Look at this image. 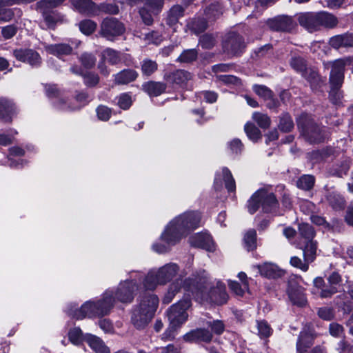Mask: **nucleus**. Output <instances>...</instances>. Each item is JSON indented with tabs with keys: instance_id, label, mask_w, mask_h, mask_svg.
<instances>
[{
	"instance_id": "obj_1",
	"label": "nucleus",
	"mask_w": 353,
	"mask_h": 353,
	"mask_svg": "<svg viewBox=\"0 0 353 353\" xmlns=\"http://www.w3.org/2000/svg\"><path fill=\"white\" fill-rule=\"evenodd\" d=\"M185 275L184 271L181 272L179 279L170 284L163 299L164 303H170L174 296L181 291L187 296H192L201 303L222 305L227 302L228 295L225 285L220 280L212 281L205 270H196L190 277L183 279Z\"/></svg>"
},
{
	"instance_id": "obj_2",
	"label": "nucleus",
	"mask_w": 353,
	"mask_h": 353,
	"mask_svg": "<svg viewBox=\"0 0 353 353\" xmlns=\"http://www.w3.org/2000/svg\"><path fill=\"white\" fill-rule=\"evenodd\" d=\"M200 220L201 216L196 212H187L175 217L161 235V240L164 243H154L152 250L159 254L168 252L170 246L177 243L190 230L196 228Z\"/></svg>"
},
{
	"instance_id": "obj_3",
	"label": "nucleus",
	"mask_w": 353,
	"mask_h": 353,
	"mask_svg": "<svg viewBox=\"0 0 353 353\" xmlns=\"http://www.w3.org/2000/svg\"><path fill=\"white\" fill-rule=\"evenodd\" d=\"M112 291H105L101 299L87 301L80 307H77L75 305H70L67 310V313L77 320L85 318H100L108 315L115 304V300L112 299Z\"/></svg>"
},
{
	"instance_id": "obj_4",
	"label": "nucleus",
	"mask_w": 353,
	"mask_h": 353,
	"mask_svg": "<svg viewBox=\"0 0 353 353\" xmlns=\"http://www.w3.org/2000/svg\"><path fill=\"white\" fill-rule=\"evenodd\" d=\"M143 274L141 272H132L130 274V279L120 282L116 290H107L112 291V299L116 301L123 303H131L136 292L141 289L145 290L143 286Z\"/></svg>"
},
{
	"instance_id": "obj_5",
	"label": "nucleus",
	"mask_w": 353,
	"mask_h": 353,
	"mask_svg": "<svg viewBox=\"0 0 353 353\" xmlns=\"http://www.w3.org/2000/svg\"><path fill=\"white\" fill-rule=\"evenodd\" d=\"M159 304L158 297L153 294H145L141 296L139 305L133 310L132 323L137 329L145 327L151 319Z\"/></svg>"
},
{
	"instance_id": "obj_6",
	"label": "nucleus",
	"mask_w": 353,
	"mask_h": 353,
	"mask_svg": "<svg viewBox=\"0 0 353 353\" xmlns=\"http://www.w3.org/2000/svg\"><path fill=\"white\" fill-rule=\"evenodd\" d=\"M188 297L172 305L168 310L167 315L170 325L162 334V339H173L175 336L176 330L187 321L188 317L187 310L191 306V301L190 297Z\"/></svg>"
},
{
	"instance_id": "obj_7",
	"label": "nucleus",
	"mask_w": 353,
	"mask_h": 353,
	"mask_svg": "<svg viewBox=\"0 0 353 353\" xmlns=\"http://www.w3.org/2000/svg\"><path fill=\"white\" fill-rule=\"evenodd\" d=\"M179 272V267L175 263H167L158 269L150 270L143 275V286L146 290H153L159 285L170 282Z\"/></svg>"
},
{
	"instance_id": "obj_8",
	"label": "nucleus",
	"mask_w": 353,
	"mask_h": 353,
	"mask_svg": "<svg viewBox=\"0 0 353 353\" xmlns=\"http://www.w3.org/2000/svg\"><path fill=\"white\" fill-rule=\"evenodd\" d=\"M260 205L265 212H276L278 202L273 193L265 189H261L256 192L248 201L249 212L254 213Z\"/></svg>"
},
{
	"instance_id": "obj_9",
	"label": "nucleus",
	"mask_w": 353,
	"mask_h": 353,
	"mask_svg": "<svg viewBox=\"0 0 353 353\" xmlns=\"http://www.w3.org/2000/svg\"><path fill=\"white\" fill-rule=\"evenodd\" d=\"M301 239L298 243L299 248L303 250V256L306 261L312 262L315 259L316 245L313 241L314 231L307 223H301L299 226Z\"/></svg>"
},
{
	"instance_id": "obj_10",
	"label": "nucleus",
	"mask_w": 353,
	"mask_h": 353,
	"mask_svg": "<svg viewBox=\"0 0 353 353\" xmlns=\"http://www.w3.org/2000/svg\"><path fill=\"white\" fill-rule=\"evenodd\" d=\"M345 65V63L343 59H338L332 63V70L330 75L331 85L330 97L335 104L339 103L343 97L340 88L343 82Z\"/></svg>"
},
{
	"instance_id": "obj_11",
	"label": "nucleus",
	"mask_w": 353,
	"mask_h": 353,
	"mask_svg": "<svg viewBox=\"0 0 353 353\" xmlns=\"http://www.w3.org/2000/svg\"><path fill=\"white\" fill-rule=\"evenodd\" d=\"M130 6H141L139 14L145 25L153 22V17L158 14L163 7L162 0H125Z\"/></svg>"
},
{
	"instance_id": "obj_12",
	"label": "nucleus",
	"mask_w": 353,
	"mask_h": 353,
	"mask_svg": "<svg viewBox=\"0 0 353 353\" xmlns=\"http://www.w3.org/2000/svg\"><path fill=\"white\" fill-rule=\"evenodd\" d=\"M73 5L81 13L88 15H96L99 11L116 14L119 12V7L112 3H104L97 6L91 0H73Z\"/></svg>"
},
{
	"instance_id": "obj_13",
	"label": "nucleus",
	"mask_w": 353,
	"mask_h": 353,
	"mask_svg": "<svg viewBox=\"0 0 353 353\" xmlns=\"http://www.w3.org/2000/svg\"><path fill=\"white\" fill-rule=\"evenodd\" d=\"M125 30L124 25L118 19L108 17L102 21L99 33L108 40L113 41L115 37L123 34Z\"/></svg>"
},
{
	"instance_id": "obj_14",
	"label": "nucleus",
	"mask_w": 353,
	"mask_h": 353,
	"mask_svg": "<svg viewBox=\"0 0 353 353\" xmlns=\"http://www.w3.org/2000/svg\"><path fill=\"white\" fill-rule=\"evenodd\" d=\"M223 181L225 186L228 192H234L236 190V183L234 179L230 170L225 167H223L221 170L216 172L214 179V187L219 190L222 188V183Z\"/></svg>"
},
{
	"instance_id": "obj_15",
	"label": "nucleus",
	"mask_w": 353,
	"mask_h": 353,
	"mask_svg": "<svg viewBox=\"0 0 353 353\" xmlns=\"http://www.w3.org/2000/svg\"><path fill=\"white\" fill-rule=\"evenodd\" d=\"M245 43L241 36L232 34L224 42L223 50L230 56L239 55L245 48Z\"/></svg>"
},
{
	"instance_id": "obj_16",
	"label": "nucleus",
	"mask_w": 353,
	"mask_h": 353,
	"mask_svg": "<svg viewBox=\"0 0 353 353\" xmlns=\"http://www.w3.org/2000/svg\"><path fill=\"white\" fill-rule=\"evenodd\" d=\"M14 57L19 61L27 63L32 67H37L41 63L39 54L32 49H18L13 52Z\"/></svg>"
},
{
	"instance_id": "obj_17",
	"label": "nucleus",
	"mask_w": 353,
	"mask_h": 353,
	"mask_svg": "<svg viewBox=\"0 0 353 353\" xmlns=\"http://www.w3.org/2000/svg\"><path fill=\"white\" fill-rule=\"evenodd\" d=\"M190 243L194 247L201 248L209 252L215 250L214 243L208 233H198L192 236L190 238Z\"/></svg>"
},
{
	"instance_id": "obj_18",
	"label": "nucleus",
	"mask_w": 353,
	"mask_h": 353,
	"mask_svg": "<svg viewBox=\"0 0 353 353\" xmlns=\"http://www.w3.org/2000/svg\"><path fill=\"white\" fill-rule=\"evenodd\" d=\"M267 25L272 30L285 32L292 30L294 26L292 19L286 16L268 19Z\"/></svg>"
},
{
	"instance_id": "obj_19",
	"label": "nucleus",
	"mask_w": 353,
	"mask_h": 353,
	"mask_svg": "<svg viewBox=\"0 0 353 353\" xmlns=\"http://www.w3.org/2000/svg\"><path fill=\"white\" fill-rule=\"evenodd\" d=\"M291 65L294 70L301 72L310 83H316L319 80V75L314 70H310V74H308L309 70L302 58H293L291 61Z\"/></svg>"
},
{
	"instance_id": "obj_20",
	"label": "nucleus",
	"mask_w": 353,
	"mask_h": 353,
	"mask_svg": "<svg viewBox=\"0 0 353 353\" xmlns=\"http://www.w3.org/2000/svg\"><path fill=\"white\" fill-rule=\"evenodd\" d=\"M253 268L257 269L261 276L268 279L279 278L285 273L282 269L272 263H264L262 265H254Z\"/></svg>"
},
{
	"instance_id": "obj_21",
	"label": "nucleus",
	"mask_w": 353,
	"mask_h": 353,
	"mask_svg": "<svg viewBox=\"0 0 353 353\" xmlns=\"http://www.w3.org/2000/svg\"><path fill=\"white\" fill-rule=\"evenodd\" d=\"M75 101L78 103V104L75 105H68L66 104V100L65 99H59L56 102L57 110L61 111H72L79 109L82 106L85 105L90 101V97L87 94L84 92H81L76 96Z\"/></svg>"
},
{
	"instance_id": "obj_22",
	"label": "nucleus",
	"mask_w": 353,
	"mask_h": 353,
	"mask_svg": "<svg viewBox=\"0 0 353 353\" xmlns=\"http://www.w3.org/2000/svg\"><path fill=\"white\" fill-rule=\"evenodd\" d=\"M16 106L12 101L0 97V119L6 121L10 122L12 116L16 113Z\"/></svg>"
},
{
	"instance_id": "obj_23",
	"label": "nucleus",
	"mask_w": 353,
	"mask_h": 353,
	"mask_svg": "<svg viewBox=\"0 0 353 353\" xmlns=\"http://www.w3.org/2000/svg\"><path fill=\"white\" fill-rule=\"evenodd\" d=\"M299 22L301 26L310 32L320 28L317 13L307 12L301 14L299 17Z\"/></svg>"
},
{
	"instance_id": "obj_24",
	"label": "nucleus",
	"mask_w": 353,
	"mask_h": 353,
	"mask_svg": "<svg viewBox=\"0 0 353 353\" xmlns=\"http://www.w3.org/2000/svg\"><path fill=\"white\" fill-rule=\"evenodd\" d=\"M84 339L96 353H110L109 348L99 337L91 334H85Z\"/></svg>"
},
{
	"instance_id": "obj_25",
	"label": "nucleus",
	"mask_w": 353,
	"mask_h": 353,
	"mask_svg": "<svg viewBox=\"0 0 353 353\" xmlns=\"http://www.w3.org/2000/svg\"><path fill=\"white\" fill-rule=\"evenodd\" d=\"M212 334L205 329H197L192 330L183 336L185 341H205L209 342L212 339Z\"/></svg>"
},
{
	"instance_id": "obj_26",
	"label": "nucleus",
	"mask_w": 353,
	"mask_h": 353,
	"mask_svg": "<svg viewBox=\"0 0 353 353\" xmlns=\"http://www.w3.org/2000/svg\"><path fill=\"white\" fill-rule=\"evenodd\" d=\"M44 48L48 53L59 58H61L65 55H69L72 51V48L67 43L46 45Z\"/></svg>"
},
{
	"instance_id": "obj_27",
	"label": "nucleus",
	"mask_w": 353,
	"mask_h": 353,
	"mask_svg": "<svg viewBox=\"0 0 353 353\" xmlns=\"http://www.w3.org/2000/svg\"><path fill=\"white\" fill-rule=\"evenodd\" d=\"M330 44L335 49L353 47V35L344 34L334 36L330 39Z\"/></svg>"
},
{
	"instance_id": "obj_28",
	"label": "nucleus",
	"mask_w": 353,
	"mask_h": 353,
	"mask_svg": "<svg viewBox=\"0 0 353 353\" xmlns=\"http://www.w3.org/2000/svg\"><path fill=\"white\" fill-rule=\"evenodd\" d=\"M314 336L310 332L305 330L300 334L299 340L296 343V348L299 353H305L307 349L312 345Z\"/></svg>"
},
{
	"instance_id": "obj_29",
	"label": "nucleus",
	"mask_w": 353,
	"mask_h": 353,
	"mask_svg": "<svg viewBox=\"0 0 353 353\" xmlns=\"http://www.w3.org/2000/svg\"><path fill=\"white\" fill-rule=\"evenodd\" d=\"M138 77V73L131 69L123 70L114 75V81L117 84H128L134 81Z\"/></svg>"
},
{
	"instance_id": "obj_30",
	"label": "nucleus",
	"mask_w": 353,
	"mask_h": 353,
	"mask_svg": "<svg viewBox=\"0 0 353 353\" xmlns=\"http://www.w3.org/2000/svg\"><path fill=\"white\" fill-rule=\"evenodd\" d=\"M143 89L150 97H157L165 92L166 85L161 82L150 81L143 85Z\"/></svg>"
},
{
	"instance_id": "obj_31",
	"label": "nucleus",
	"mask_w": 353,
	"mask_h": 353,
	"mask_svg": "<svg viewBox=\"0 0 353 353\" xmlns=\"http://www.w3.org/2000/svg\"><path fill=\"white\" fill-rule=\"evenodd\" d=\"M319 27L332 28L338 23L337 18L333 14L327 12H317Z\"/></svg>"
},
{
	"instance_id": "obj_32",
	"label": "nucleus",
	"mask_w": 353,
	"mask_h": 353,
	"mask_svg": "<svg viewBox=\"0 0 353 353\" xmlns=\"http://www.w3.org/2000/svg\"><path fill=\"white\" fill-rule=\"evenodd\" d=\"M254 90L259 96L263 97L265 99L270 100L268 103V106L270 108H276L279 105V101L272 99V92L267 87L264 85H254Z\"/></svg>"
},
{
	"instance_id": "obj_33",
	"label": "nucleus",
	"mask_w": 353,
	"mask_h": 353,
	"mask_svg": "<svg viewBox=\"0 0 353 353\" xmlns=\"http://www.w3.org/2000/svg\"><path fill=\"white\" fill-rule=\"evenodd\" d=\"M101 59L110 65H117L121 61V54L112 48H106L101 52Z\"/></svg>"
},
{
	"instance_id": "obj_34",
	"label": "nucleus",
	"mask_w": 353,
	"mask_h": 353,
	"mask_svg": "<svg viewBox=\"0 0 353 353\" xmlns=\"http://www.w3.org/2000/svg\"><path fill=\"white\" fill-rule=\"evenodd\" d=\"M321 129L316 125L307 127L303 129V133L306 139L310 142L317 143L323 140V137L321 134Z\"/></svg>"
},
{
	"instance_id": "obj_35",
	"label": "nucleus",
	"mask_w": 353,
	"mask_h": 353,
	"mask_svg": "<svg viewBox=\"0 0 353 353\" xmlns=\"http://www.w3.org/2000/svg\"><path fill=\"white\" fill-rule=\"evenodd\" d=\"M191 78V74L183 70H176L168 77L169 81L179 85H183Z\"/></svg>"
},
{
	"instance_id": "obj_36",
	"label": "nucleus",
	"mask_w": 353,
	"mask_h": 353,
	"mask_svg": "<svg viewBox=\"0 0 353 353\" xmlns=\"http://www.w3.org/2000/svg\"><path fill=\"white\" fill-rule=\"evenodd\" d=\"M65 0H41L37 3V10L46 14V12H50L51 9L61 5ZM73 3V0H70Z\"/></svg>"
},
{
	"instance_id": "obj_37",
	"label": "nucleus",
	"mask_w": 353,
	"mask_h": 353,
	"mask_svg": "<svg viewBox=\"0 0 353 353\" xmlns=\"http://www.w3.org/2000/svg\"><path fill=\"white\" fill-rule=\"evenodd\" d=\"M69 341L74 345H80L85 341V334L79 327H74L68 332Z\"/></svg>"
},
{
	"instance_id": "obj_38",
	"label": "nucleus",
	"mask_w": 353,
	"mask_h": 353,
	"mask_svg": "<svg viewBox=\"0 0 353 353\" xmlns=\"http://www.w3.org/2000/svg\"><path fill=\"white\" fill-rule=\"evenodd\" d=\"M183 14V9L181 6H174L169 12L167 21L170 26L175 24Z\"/></svg>"
},
{
	"instance_id": "obj_39",
	"label": "nucleus",
	"mask_w": 353,
	"mask_h": 353,
	"mask_svg": "<svg viewBox=\"0 0 353 353\" xmlns=\"http://www.w3.org/2000/svg\"><path fill=\"white\" fill-rule=\"evenodd\" d=\"M230 289L237 296H242L246 291H248V281H243L241 284L236 281H229Z\"/></svg>"
},
{
	"instance_id": "obj_40",
	"label": "nucleus",
	"mask_w": 353,
	"mask_h": 353,
	"mask_svg": "<svg viewBox=\"0 0 353 353\" xmlns=\"http://www.w3.org/2000/svg\"><path fill=\"white\" fill-rule=\"evenodd\" d=\"M244 130L248 137L253 141H257L261 138L260 130L253 123H247Z\"/></svg>"
},
{
	"instance_id": "obj_41",
	"label": "nucleus",
	"mask_w": 353,
	"mask_h": 353,
	"mask_svg": "<svg viewBox=\"0 0 353 353\" xmlns=\"http://www.w3.org/2000/svg\"><path fill=\"white\" fill-rule=\"evenodd\" d=\"M256 327L261 339L268 338L272 333V329L265 321H257Z\"/></svg>"
},
{
	"instance_id": "obj_42",
	"label": "nucleus",
	"mask_w": 353,
	"mask_h": 353,
	"mask_svg": "<svg viewBox=\"0 0 353 353\" xmlns=\"http://www.w3.org/2000/svg\"><path fill=\"white\" fill-rule=\"evenodd\" d=\"M244 243L248 250H252L256 247V233L254 230H249L244 236Z\"/></svg>"
},
{
	"instance_id": "obj_43",
	"label": "nucleus",
	"mask_w": 353,
	"mask_h": 353,
	"mask_svg": "<svg viewBox=\"0 0 353 353\" xmlns=\"http://www.w3.org/2000/svg\"><path fill=\"white\" fill-rule=\"evenodd\" d=\"M314 184V178L312 175H303L299 178L297 181V186L299 188L308 190H310Z\"/></svg>"
},
{
	"instance_id": "obj_44",
	"label": "nucleus",
	"mask_w": 353,
	"mask_h": 353,
	"mask_svg": "<svg viewBox=\"0 0 353 353\" xmlns=\"http://www.w3.org/2000/svg\"><path fill=\"white\" fill-rule=\"evenodd\" d=\"M79 27L82 33L90 35L95 30L97 23L92 20L85 19L79 23Z\"/></svg>"
},
{
	"instance_id": "obj_45",
	"label": "nucleus",
	"mask_w": 353,
	"mask_h": 353,
	"mask_svg": "<svg viewBox=\"0 0 353 353\" xmlns=\"http://www.w3.org/2000/svg\"><path fill=\"white\" fill-rule=\"evenodd\" d=\"M288 294L292 302L297 305L303 306L306 303V299L301 291L294 292L288 290Z\"/></svg>"
},
{
	"instance_id": "obj_46",
	"label": "nucleus",
	"mask_w": 353,
	"mask_h": 353,
	"mask_svg": "<svg viewBox=\"0 0 353 353\" xmlns=\"http://www.w3.org/2000/svg\"><path fill=\"white\" fill-rule=\"evenodd\" d=\"M197 54L195 49L186 50L181 53L177 60L181 63H190L196 59Z\"/></svg>"
},
{
	"instance_id": "obj_47",
	"label": "nucleus",
	"mask_w": 353,
	"mask_h": 353,
	"mask_svg": "<svg viewBox=\"0 0 353 353\" xmlns=\"http://www.w3.org/2000/svg\"><path fill=\"white\" fill-rule=\"evenodd\" d=\"M294 127L292 118L288 114H283L280 119L279 128L283 132H290Z\"/></svg>"
},
{
	"instance_id": "obj_48",
	"label": "nucleus",
	"mask_w": 353,
	"mask_h": 353,
	"mask_svg": "<svg viewBox=\"0 0 353 353\" xmlns=\"http://www.w3.org/2000/svg\"><path fill=\"white\" fill-rule=\"evenodd\" d=\"M252 119L262 128H268L270 125V119L266 114L254 112Z\"/></svg>"
},
{
	"instance_id": "obj_49",
	"label": "nucleus",
	"mask_w": 353,
	"mask_h": 353,
	"mask_svg": "<svg viewBox=\"0 0 353 353\" xmlns=\"http://www.w3.org/2000/svg\"><path fill=\"white\" fill-rule=\"evenodd\" d=\"M96 112L98 119L103 121H108L112 114V110L103 105L98 106Z\"/></svg>"
},
{
	"instance_id": "obj_50",
	"label": "nucleus",
	"mask_w": 353,
	"mask_h": 353,
	"mask_svg": "<svg viewBox=\"0 0 353 353\" xmlns=\"http://www.w3.org/2000/svg\"><path fill=\"white\" fill-rule=\"evenodd\" d=\"M46 94L50 98H54L53 101V105L57 109V106L56 105V102L61 99H63V97H60L59 91L55 85H48L46 87Z\"/></svg>"
},
{
	"instance_id": "obj_51",
	"label": "nucleus",
	"mask_w": 353,
	"mask_h": 353,
	"mask_svg": "<svg viewBox=\"0 0 353 353\" xmlns=\"http://www.w3.org/2000/svg\"><path fill=\"white\" fill-rule=\"evenodd\" d=\"M132 103L131 96L128 93H123L118 97L117 105L123 110L128 109Z\"/></svg>"
},
{
	"instance_id": "obj_52",
	"label": "nucleus",
	"mask_w": 353,
	"mask_h": 353,
	"mask_svg": "<svg viewBox=\"0 0 353 353\" xmlns=\"http://www.w3.org/2000/svg\"><path fill=\"white\" fill-rule=\"evenodd\" d=\"M141 69L143 74L149 76L157 69V64L152 60H144L141 65Z\"/></svg>"
},
{
	"instance_id": "obj_53",
	"label": "nucleus",
	"mask_w": 353,
	"mask_h": 353,
	"mask_svg": "<svg viewBox=\"0 0 353 353\" xmlns=\"http://www.w3.org/2000/svg\"><path fill=\"white\" fill-rule=\"evenodd\" d=\"M327 199L330 204L334 209H340L344 206V200L339 194H331L329 195Z\"/></svg>"
},
{
	"instance_id": "obj_54",
	"label": "nucleus",
	"mask_w": 353,
	"mask_h": 353,
	"mask_svg": "<svg viewBox=\"0 0 353 353\" xmlns=\"http://www.w3.org/2000/svg\"><path fill=\"white\" fill-rule=\"evenodd\" d=\"M80 61L85 68H91L95 65L96 58L92 54L83 53L80 57Z\"/></svg>"
},
{
	"instance_id": "obj_55",
	"label": "nucleus",
	"mask_w": 353,
	"mask_h": 353,
	"mask_svg": "<svg viewBox=\"0 0 353 353\" xmlns=\"http://www.w3.org/2000/svg\"><path fill=\"white\" fill-rule=\"evenodd\" d=\"M17 132L14 130H10L8 133L0 132V145L6 146L12 142L13 137Z\"/></svg>"
},
{
	"instance_id": "obj_56",
	"label": "nucleus",
	"mask_w": 353,
	"mask_h": 353,
	"mask_svg": "<svg viewBox=\"0 0 353 353\" xmlns=\"http://www.w3.org/2000/svg\"><path fill=\"white\" fill-rule=\"evenodd\" d=\"M206 16L209 18H215L222 14V8L219 4H212L205 10Z\"/></svg>"
},
{
	"instance_id": "obj_57",
	"label": "nucleus",
	"mask_w": 353,
	"mask_h": 353,
	"mask_svg": "<svg viewBox=\"0 0 353 353\" xmlns=\"http://www.w3.org/2000/svg\"><path fill=\"white\" fill-rule=\"evenodd\" d=\"M216 79L225 85H238L240 83V80L232 75H219L216 76Z\"/></svg>"
},
{
	"instance_id": "obj_58",
	"label": "nucleus",
	"mask_w": 353,
	"mask_h": 353,
	"mask_svg": "<svg viewBox=\"0 0 353 353\" xmlns=\"http://www.w3.org/2000/svg\"><path fill=\"white\" fill-rule=\"evenodd\" d=\"M44 20L48 28H52L56 23L60 20L59 17L57 13L54 12H46V14H43Z\"/></svg>"
},
{
	"instance_id": "obj_59",
	"label": "nucleus",
	"mask_w": 353,
	"mask_h": 353,
	"mask_svg": "<svg viewBox=\"0 0 353 353\" xmlns=\"http://www.w3.org/2000/svg\"><path fill=\"white\" fill-rule=\"evenodd\" d=\"M310 262L306 261L304 258V261L303 262L301 259L297 256H293L290 259V264L296 268L301 269V270L306 272L308 270V264Z\"/></svg>"
},
{
	"instance_id": "obj_60",
	"label": "nucleus",
	"mask_w": 353,
	"mask_h": 353,
	"mask_svg": "<svg viewBox=\"0 0 353 353\" xmlns=\"http://www.w3.org/2000/svg\"><path fill=\"white\" fill-rule=\"evenodd\" d=\"M84 83L88 86H94L99 83V78L97 74L87 72L83 75Z\"/></svg>"
},
{
	"instance_id": "obj_61",
	"label": "nucleus",
	"mask_w": 353,
	"mask_h": 353,
	"mask_svg": "<svg viewBox=\"0 0 353 353\" xmlns=\"http://www.w3.org/2000/svg\"><path fill=\"white\" fill-rule=\"evenodd\" d=\"M199 43L203 48H211L215 43V39L213 36L205 34L200 38Z\"/></svg>"
},
{
	"instance_id": "obj_62",
	"label": "nucleus",
	"mask_w": 353,
	"mask_h": 353,
	"mask_svg": "<svg viewBox=\"0 0 353 353\" xmlns=\"http://www.w3.org/2000/svg\"><path fill=\"white\" fill-rule=\"evenodd\" d=\"M12 5H4L0 6V21H8L12 19L13 17V12L11 9L5 8L7 6H11Z\"/></svg>"
},
{
	"instance_id": "obj_63",
	"label": "nucleus",
	"mask_w": 353,
	"mask_h": 353,
	"mask_svg": "<svg viewBox=\"0 0 353 353\" xmlns=\"http://www.w3.org/2000/svg\"><path fill=\"white\" fill-rule=\"evenodd\" d=\"M17 33V28L13 25H9L1 28V34L5 39H9Z\"/></svg>"
},
{
	"instance_id": "obj_64",
	"label": "nucleus",
	"mask_w": 353,
	"mask_h": 353,
	"mask_svg": "<svg viewBox=\"0 0 353 353\" xmlns=\"http://www.w3.org/2000/svg\"><path fill=\"white\" fill-rule=\"evenodd\" d=\"M228 146H229L230 150L233 153H236V154L240 153L242 151L243 148V145L241 140H239V139H234L233 140H232L228 143Z\"/></svg>"
}]
</instances>
